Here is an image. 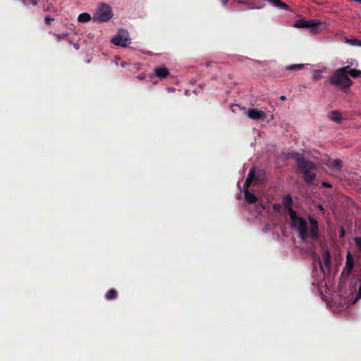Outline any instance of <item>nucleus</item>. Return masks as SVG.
Listing matches in <instances>:
<instances>
[{"label": "nucleus", "instance_id": "nucleus-1", "mask_svg": "<svg viewBox=\"0 0 361 361\" xmlns=\"http://www.w3.org/2000/svg\"><path fill=\"white\" fill-rule=\"evenodd\" d=\"M283 204L288 208L292 228L296 230L303 243L312 242L317 238L318 224L313 219H310V226L306 221L298 216L297 214L290 209L292 198L286 195L283 200Z\"/></svg>", "mask_w": 361, "mask_h": 361}, {"label": "nucleus", "instance_id": "nucleus-2", "mask_svg": "<svg viewBox=\"0 0 361 361\" xmlns=\"http://www.w3.org/2000/svg\"><path fill=\"white\" fill-rule=\"evenodd\" d=\"M350 66H347L337 70L330 78L331 84L340 86L341 87H349L352 85L353 82L348 76L347 71Z\"/></svg>", "mask_w": 361, "mask_h": 361}, {"label": "nucleus", "instance_id": "nucleus-3", "mask_svg": "<svg viewBox=\"0 0 361 361\" xmlns=\"http://www.w3.org/2000/svg\"><path fill=\"white\" fill-rule=\"evenodd\" d=\"M295 155L297 157L298 167L304 174L305 181L311 183L315 178V174L313 171L316 169L317 165L310 161H306L300 157L298 154H296Z\"/></svg>", "mask_w": 361, "mask_h": 361}, {"label": "nucleus", "instance_id": "nucleus-4", "mask_svg": "<svg viewBox=\"0 0 361 361\" xmlns=\"http://www.w3.org/2000/svg\"><path fill=\"white\" fill-rule=\"evenodd\" d=\"M112 17V13L110 7L102 4L98 7L93 16V20L96 21L105 22L110 20Z\"/></svg>", "mask_w": 361, "mask_h": 361}, {"label": "nucleus", "instance_id": "nucleus-5", "mask_svg": "<svg viewBox=\"0 0 361 361\" xmlns=\"http://www.w3.org/2000/svg\"><path fill=\"white\" fill-rule=\"evenodd\" d=\"M113 44L117 46L126 47L130 43L128 32L125 30H120L111 39Z\"/></svg>", "mask_w": 361, "mask_h": 361}, {"label": "nucleus", "instance_id": "nucleus-6", "mask_svg": "<svg viewBox=\"0 0 361 361\" xmlns=\"http://www.w3.org/2000/svg\"><path fill=\"white\" fill-rule=\"evenodd\" d=\"M247 115L250 119L256 121H264L267 118V115L265 111L259 110L255 108L249 109L247 111Z\"/></svg>", "mask_w": 361, "mask_h": 361}, {"label": "nucleus", "instance_id": "nucleus-7", "mask_svg": "<svg viewBox=\"0 0 361 361\" xmlns=\"http://www.w3.org/2000/svg\"><path fill=\"white\" fill-rule=\"evenodd\" d=\"M326 165L329 168L332 169L335 171L341 170L343 166L341 161L338 159L329 160L328 162L326 163Z\"/></svg>", "mask_w": 361, "mask_h": 361}, {"label": "nucleus", "instance_id": "nucleus-8", "mask_svg": "<svg viewBox=\"0 0 361 361\" xmlns=\"http://www.w3.org/2000/svg\"><path fill=\"white\" fill-rule=\"evenodd\" d=\"M156 76L163 79L169 75V70L165 67H157L154 70Z\"/></svg>", "mask_w": 361, "mask_h": 361}, {"label": "nucleus", "instance_id": "nucleus-9", "mask_svg": "<svg viewBox=\"0 0 361 361\" xmlns=\"http://www.w3.org/2000/svg\"><path fill=\"white\" fill-rule=\"evenodd\" d=\"M328 116H329V119H331V121H333L337 123H339L341 122L342 116H341V113L338 111H331Z\"/></svg>", "mask_w": 361, "mask_h": 361}, {"label": "nucleus", "instance_id": "nucleus-10", "mask_svg": "<svg viewBox=\"0 0 361 361\" xmlns=\"http://www.w3.org/2000/svg\"><path fill=\"white\" fill-rule=\"evenodd\" d=\"M245 199L248 203H254L257 201L256 196L248 191V188H243Z\"/></svg>", "mask_w": 361, "mask_h": 361}, {"label": "nucleus", "instance_id": "nucleus-11", "mask_svg": "<svg viewBox=\"0 0 361 361\" xmlns=\"http://www.w3.org/2000/svg\"><path fill=\"white\" fill-rule=\"evenodd\" d=\"M254 176H255V169H252L249 172L247 178L245 183L243 185V188H249L250 185L253 181Z\"/></svg>", "mask_w": 361, "mask_h": 361}, {"label": "nucleus", "instance_id": "nucleus-12", "mask_svg": "<svg viewBox=\"0 0 361 361\" xmlns=\"http://www.w3.org/2000/svg\"><path fill=\"white\" fill-rule=\"evenodd\" d=\"M91 19V16L88 13H80L78 17V21L81 23H87Z\"/></svg>", "mask_w": 361, "mask_h": 361}, {"label": "nucleus", "instance_id": "nucleus-13", "mask_svg": "<svg viewBox=\"0 0 361 361\" xmlns=\"http://www.w3.org/2000/svg\"><path fill=\"white\" fill-rule=\"evenodd\" d=\"M237 4H238V5H245V8H238V11H246V10H250V9H255V8H256V7H255L254 6H252V4H250V3L245 2V1H238L237 2Z\"/></svg>", "mask_w": 361, "mask_h": 361}, {"label": "nucleus", "instance_id": "nucleus-14", "mask_svg": "<svg viewBox=\"0 0 361 361\" xmlns=\"http://www.w3.org/2000/svg\"><path fill=\"white\" fill-rule=\"evenodd\" d=\"M117 297V292L114 289H110L105 295V298L107 300H114Z\"/></svg>", "mask_w": 361, "mask_h": 361}, {"label": "nucleus", "instance_id": "nucleus-15", "mask_svg": "<svg viewBox=\"0 0 361 361\" xmlns=\"http://www.w3.org/2000/svg\"><path fill=\"white\" fill-rule=\"evenodd\" d=\"M323 264L328 269L331 264V255L329 252H325L323 257Z\"/></svg>", "mask_w": 361, "mask_h": 361}, {"label": "nucleus", "instance_id": "nucleus-16", "mask_svg": "<svg viewBox=\"0 0 361 361\" xmlns=\"http://www.w3.org/2000/svg\"><path fill=\"white\" fill-rule=\"evenodd\" d=\"M319 24L320 22L316 20H306V27L308 28H314Z\"/></svg>", "mask_w": 361, "mask_h": 361}, {"label": "nucleus", "instance_id": "nucleus-17", "mask_svg": "<svg viewBox=\"0 0 361 361\" xmlns=\"http://www.w3.org/2000/svg\"><path fill=\"white\" fill-rule=\"evenodd\" d=\"M353 259L351 258L350 253H348V257H347V261H346V267H345V269H348V272H350L351 271V269H353Z\"/></svg>", "mask_w": 361, "mask_h": 361}, {"label": "nucleus", "instance_id": "nucleus-18", "mask_svg": "<svg viewBox=\"0 0 361 361\" xmlns=\"http://www.w3.org/2000/svg\"><path fill=\"white\" fill-rule=\"evenodd\" d=\"M347 73L353 78H359L361 76V71L360 70L352 69L349 71H347Z\"/></svg>", "mask_w": 361, "mask_h": 361}, {"label": "nucleus", "instance_id": "nucleus-19", "mask_svg": "<svg viewBox=\"0 0 361 361\" xmlns=\"http://www.w3.org/2000/svg\"><path fill=\"white\" fill-rule=\"evenodd\" d=\"M345 42L353 46L360 47V40L357 39H347L345 40Z\"/></svg>", "mask_w": 361, "mask_h": 361}, {"label": "nucleus", "instance_id": "nucleus-20", "mask_svg": "<svg viewBox=\"0 0 361 361\" xmlns=\"http://www.w3.org/2000/svg\"><path fill=\"white\" fill-rule=\"evenodd\" d=\"M295 27H306V20H298L294 24Z\"/></svg>", "mask_w": 361, "mask_h": 361}, {"label": "nucleus", "instance_id": "nucleus-21", "mask_svg": "<svg viewBox=\"0 0 361 361\" xmlns=\"http://www.w3.org/2000/svg\"><path fill=\"white\" fill-rule=\"evenodd\" d=\"M303 66L302 64H295V65H291V66H289L286 68L287 70L288 71H293V70H295V69H300L302 68Z\"/></svg>", "mask_w": 361, "mask_h": 361}, {"label": "nucleus", "instance_id": "nucleus-22", "mask_svg": "<svg viewBox=\"0 0 361 361\" xmlns=\"http://www.w3.org/2000/svg\"><path fill=\"white\" fill-rule=\"evenodd\" d=\"M68 36L67 32H63L61 35L55 34V37L58 41H60L61 39H64Z\"/></svg>", "mask_w": 361, "mask_h": 361}, {"label": "nucleus", "instance_id": "nucleus-23", "mask_svg": "<svg viewBox=\"0 0 361 361\" xmlns=\"http://www.w3.org/2000/svg\"><path fill=\"white\" fill-rule=\"evenodd\" d=\"M321 76V71H315L313 73V79L315 80H318L320 78Z\"/></svg>", "mask_w": 361, "mask_h": 361}, {"label": "nucleus", "instance_id": "nucleus-24", "mask_svg": "<svg viewBox=\"0 0 361 361\" xmlns=\"http://www.w3.org/2000/svg\"><path fill=\"white\" fill-rule=\"evenodd\" d=\"M354 240L356 243V245L357 246L359 250L361 251V238L356 237V238H355Z\"/></svg>", "mask_w": 361, "mask_h": 361}, {"label": "nucleus", "instance_id": "nucleus-25", "mask_svg": "<svg viewBox=\"0 0 361 361\" xmlns=\"http://www.w3.org/2000/svg\"><path fill=\"white\" fill-rule=\"evenodd\" d=\"M53 18H51V17L49 16H46L44 18V23L47 24V25H50L51 23L53 21Z\"/></svg>", "mask_w": 361, "mask_h": 361}, {"label": "nucleus", "instance_id": "nucleus-26", "mask_svg": "<svg viewBox=\"0 0 361 361\" xmlns=\"http://www.w3.org/2000/svg\"><path fill=\"white\" fill-rule=\"evenodd\" d=\"M360 298H361V286L360 287L359 292H358V293H357V295L356 296L355 302L356 300H359Z\"/></svg>", "mask_w": 361, "mask_h": 361}, {"label": "nucleus", "instance_id": "nucleus-27", "mask_svg": "<svg viewBox=\"0 0 361 361\" xmlns=\"http://www.w3.org/2000/svg\"><path fill=\"white\" fill-rule=\"evenodd\" d=\"M322 185L324 186V187H330L331 185L327 183L326 182H323L322 183Z\"/></svg>", "mask_w": 361, "mask_h": 361}, {"label": "nucleus", "instance_id": "nucleus-28", "mask_svg": "<svg viewBox=\"0 0 361 361\" xmlns=\"http://www.w3.org/2000/svg\"><path fill=\"white\" fill-rule=\"evenodd\" d=\"M340 233H341V236H343L344 234H345V231L343 228H341V231H340Z\"/></svg>", "mask_w": 361, "mask_h": 361}, {"label": "nucleus", "instance_id": "nucleus-29", "mask_svg": "<svg viewBox=\"0 0 361 361\" xmlns=\"http://www.w3.org/2000/svg\"><path fill=\"white\" fill-rule=\"evenodd\" d=\"M138 78H139L140 80H142V79H144V78H145V75H138Z\"/></svg>", "mask_w": 361, "mask_h": 361}, {"label": "nucleus", "instance_id": "nucleus-30", "mask_svg": "<svg viewBox=\"0 0 361 361\" xmlns=\"http://www.w3.org/2000/svg\"><path fill=\"white\" fill-rule=\"evenodd\" d=\"M74 47L76 49H79V44H73Z\"/></svg>", "mask_w": 361, "mask_h": 361}, {"label": "nucleus", "instance_id": "nucleus-31", "mask_svg": "<svg viewBox=\"0 0 361 361\" xmlns=\"http://www.w3.org/2000/svg\"><path fill=\"white\" fill-rule=\"evenodd\" d=\"M32 4L33 6L37 5V1H32Z\"/></svg>", "mask_w": 361, "mask_h": 361}, {"label": "nucleus", "instance_id": "nucleus-32", "mask_svg": "<svg viewBox=\"0 0 361 361\" xmlns=\"http://www.w3.org/2000/svg\"><path fill=\"white\" fill-rule=\"evenodd\" d=\"M280 99H281V100H285V99H286V97H285V96H283H283H281Z\"/></svg>", "mask_w": 361, "mask_h": 361}, {"label": "nucleus", "instance_id": "nucleus-33", "mask_svg": "<svg viewBox=\"0 0 361 361\" xmlns=\"http://www.w3.org/2000/svg\"><path fill=\"white\" fill-rule=\"evenodd\" d=\"M271 2H272L273 4H274L276 6V4H277V1L271 0Z\"/></svg>", "mask_w": 361, "mask_h": 361}, {"label": "nucleus", "instance_id": "nucleus-34", "mask_svg": "<svg viewBox=\"0 0 361 361\" xmlns=\"http://www.w3.org/2000/svg\"><path fill=\"white\" fill-rule=\"evenodd\" d=\"M321 269L323 270V265L321 264Z\"/></svg>", "mask_w": 361, "mask_h": 361}, {"label": "nucleus", "instance_id": "nucleus-35", "mask_svg": "<svg viewBox=\"0 0 361 361\" xmlns=\"http://www.w3.org/2000/svg\"><path fill=\"white\" fill-rule=\"evenodd\" d=\"M360 47H361V40H360Z\"/></svg>", "mask_w": 361, "mask_h": 361}, {"label": "nucleus", "instance_id": "nucleus-36", "mask_svg": "<svg viewBox=\"0 0 361 361\" xmlns=\"http://www.w3.org/2000/svg\"><path fill=\"white\" fill-rule=\"evenodd\" d=\"M228 0H225V2H226Z\"/></svg>", "mask_w": 361, "mask_h": 361}]
</instances>
